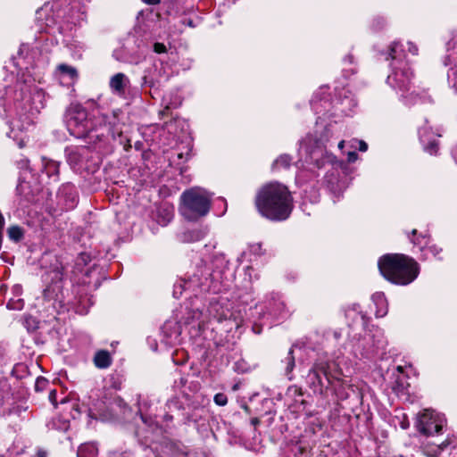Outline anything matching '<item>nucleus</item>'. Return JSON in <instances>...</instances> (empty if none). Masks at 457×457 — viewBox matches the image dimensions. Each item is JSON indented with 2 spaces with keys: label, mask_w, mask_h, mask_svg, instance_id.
<instances>
[{
  "label": "nucleus",
  "mask_w": 457,
  "mask_h": 457,
  "mask_svg": "<svg viewBox=\"0 0 457 457\" xmlns=\"http://www.w3.org/2000/svg\"><path fill=\"white\" fill-rule=\"evenodd\" d=\"M36 457H47V452L45 449L38 448L37 450Z\"/></svg>",
  "instance_id": "4d7b16f0"
},
{
  "label": "nucleus",
  "mask_w": 457,
  "mask_h": 457,
  "mask_svg": "<svg viewBox=\"0 0 457 457\" xmlns=\"http://www.w3.org/2000/svg\"><path fill=\"white\" fill-rule=\"evenodd\" d=\"M8 237L14 242H19L23 237V230L19 226H12L7 230Z\"/></svg>",
  "instance_id": "72a5a7b5"
},
{
  "label": "nucleus",
  "mask_w": 457,
  "mask_h": 457,
  "mask_svg": "<svg viewBox=\"0 0 457 457\" xmlns=\"http://www.w3.org/2000/svg\"><path fill=\"white\" fill-rule=\"evenodd\" d=\"M136 435L144 444H146L151 439L148 435L143 436L140 429L136 432Z\"/></svg>",
  "instance_id": "603ef678"
},
{
  "label": "nucleus",
  "mask_w": 457,
  "mask_h": 457,
  "mask_svg": "<svg viewBox=\"0 0 457 457\" xmlns=\"http://www.w3.org/2000/svg\"><path fill=\"white\" fill-rule=\"evenodd\" d=\"M54 76L59 79L61 84L70 86L77 81L79 74L75 67L61 63L57 65Z\"/></svg>",
  "instance_id": "f3484780"
},
{
  "label": "nucleus",
  "mask_w": 457,
  "mask_h": 457,
  "mask_svg": "<svg viewBox=\"0 0 457 457\" xmlns=\"http://www.w3.org/2000/svg\"><path fill=\"white\" fill-rule=\"evenodd\" d=\"M375 22H376V24H377V25H376L377 27H376L375 29H378L380 27H382V26L384 25L385 21H384V19H382V18H378V19L374 20V23H375Z\"/></svg>",
  "instance_id": "bf43d9fd"
},
{
  "label": "nucleus",
  "mask_w": 457,
  "mask_h": 457,
  "mask_svg": "<svg viewBox=\"0 0 457 457\" xmlns=\"http://www.w3.org/2000/svg\"><path fill=\"white\" fill-rule=\"evenodd\" d=\"M167 216V221H170L173 217V210L170 208L164 209Z\"/></svg>",
  "instance_id": "052dcab7"
},
{
  "label": "nucleus",
  "mask_w": 457,
  "mask_h": 457,
  "mask_svg": "<svg viewBox=\"0 0 457 457\" xmlns=\"http://www.w3.org/2000/svg\"><path fill=\"white\" fill-rule=\"evenodd\" d=\"M61 405L63 406L62 411H67L68 409L71 410L70 415L76 419L77 415L79 414V410L78 409L77 405L74 403L70 402L66 398H62L60 402Z\"/></svg>",
  "instance_id": "f704fd0d"
},
{
  "label": "nucleus",
  "mask_w": 457,
  "mask_h": 457,
  "mask_svg": "<svg viewBox=\"0 0 457 457\" xmlns=\"http://www.w3.org/2000/svg\"><path fill=\"white\" fill-rule=\"evenodd\" d=\"M409 238L411 243L419 248L420 251L423 252L427 246L428 245L430 239L428 235L427 234H420L418 236L417 229H412L411 235H409Z\"/></svg>",
  "instance_id": "cd10ccee"
},
{
  "label": "nucleus",
  "mask_w": 457,
  "mask_h": 457,
  "mask_svg": "<svg viewBox=\"0 0 457 457\" xmlns=\"http://www.w3.org/2000/svg\"><path fill=\"white\" fill-rule=\"evenodd\" d=\"M451 448L453 450V452H451L452 457H457V448L455 445L451 446Z\"/></svg>",
  "instance_id": "69168bd1"
},
{
  "label": "nucleus",
  "mask_w": 457,
  "mask_h": 457,
  "mask_svg": "<svg viewBox=\"0 0 457 457\" xmlns=\"http://www.w3.org/2000/svg\"><path fill=\"white\" fill-rule=\"evenodd\" d=\"M214 403L219 406H224L228 403V397L225 394L218 393L214 395Z\"/></svg>",
  "instance_id": "58836bf2"
},
{
  "label": "nucleus",
  "mask_w": 457,
  "mask_h": 457,
  "mask_svg": "<svg viewBox=\"0 0 457 457\" xmlns=\"http://www.w3.org/2000/svg\"><path fill=\"white\" fill-rule=\"evenodd\" d=\"M3 88L0 116L10 119L7 136L21 148L26 144V133L33 127L34 119L46 106V94L35 85V79L29 72L18 74L12 85Z\"/></svg>",
  "instance_id": "f257e3e1"
},
{
  "label": "nucleus",
  "mask_w": 457,
  "mask_h": 457,
  "mask_svg": "<svg viewBox=\"0 0 457 457\" xmlns=\"http://www.w3.org/2000/svg\"><path fill=\"white\" fill-rule=\"evenodd\" d=\"M206 230L204 228H194L187 230L182 235V241L192 243L203 239L206 236Z\"/></svg>",
  "instance_id": "c85d7f7f"
},
{
  "label": "nucleus",
  "mask_w": 457,
  "mask_h": 457,
  "mask_svg": "<svg viewBox=\"0 0 457 457\" xmlns=\"http://www.w3.org/2000/svg\"><path fill=\"white\" fill-rule=\"evenodd\" d=\"M152 49L155 54H164L167 52V46L161 42H154L152 44Z\"/></svg>",
  "instance_id": "ea45409f"
},
{
  "label": "nucleus",
  "mask_w": 457,
  "mask_h": 457,
  "mask_svg": "<svg viewBox=\"0 0 457 457\" xmlns=\"http://www.w3.org/2000/svg\"><path fill=\"white\" fill-rule=\"evenodd\" d=\"M182 22H183V24H186L189 27H192V28L195 27V24L191 19L185 18V19H183Z\"/></svg>",
  "instance_id": "e2e57ef3"
},
{
  "label": "nucleus",
  "mask_w": 457,
  "mask_h": 457,
  "mask_svg": "<svg viewBox=\"0 0 457 457\" xmlns=\"http://www.w3.org/2000/svg\"><path fill=\"white\" fill-rule=\"evenodd\" d=\"M327 87H321L316 91L311 100V106L315 114L331 116H351L357 107V101L353 93L347 88L337 91L333 100L329 99Z\"/></svg>",
  "instance_id": "1a4fd4ad"
},
{
  "label": "nucleus",
  "mask_w": 457,
  "mask_h": 457,
  "mask_svg": "<svg viewBox=\"0 0 457 457\" xmlns=\"http://www.w3.org/2000/svg\"><path fill=\"white\" fill-rule=\"evenodd\" d=\"M186 383H187V378L181 377L179 378V382L175 381V386H177V387H183V386H185Z\"/></svg>",
  "instance_id": "13d9d810"
},
{
  "label": "nucleus",
  "mask_w": 457,
  "mask_h": 457,
  "mask_svg": "<svg viewBox=\"0 0 457 457\" xmlns=\"http://www.w3.org/2000/svg\"><path fill=\"white\" fill-rule=\"evenodd\" d=\"M221 287L219 281V274L208 266L203 260L195 264L193 270L187 278L180 279L174 285L173 296L179 298L184 291L212 292L217 294Z\"/></svg>",
  "instance_id": "9d476101"
},
{
  "label": "nucleus",
  "mask_w": 457,
  "mask_h": 457,
  "mask_svg": "<svg viewBox=\"0 0 457 457\" xmlns=\"http://www.w3.org/2000/svg\"><path fill=\"white\" fill-rule=\"evenodd\" d=\"M167 76L162 71V69H158L156 66L151 67L145 71L142 78L143 85L150 87L161 86V84L167 80Z\"/></svg>",
  "instance_id": "a211bd4d"
},
{
  "label": "nucleus",
  "mask_w": 457,
  "mask_h": 457,
  "mask_svg": "<svg viewBox=\"0 0 457 457\" xmlns=\"http://www.w3.org/2000/svg\"><path fill=\"white\" fill-rule=\"evenodd\" d=\"M98 449L94 443L82 444L77 453L78 457H97Z\"/></svg>",
  "instance_id": "c756f323"
},
{
  "label": "nucleus",
  "mask_w": 457,
  "mask_h": 457,
  "mask_svg": "<svg viewBox=\"0 0 457 457\" xmlns=\"http://www.w3.org/2000/svg\"><path fill=\"white\" fill-rule=\"evenodd\" d=\"M249 247H250V252L253 254L259 255V254L262 253V244H260V243L253 244Z\"/></svg>",
  "instance_id": "c03bdc74"
},
{
  "label": "nucleus",
  "mask_w": 457,
  "mask_h": 457,
  "mask_svg": "<svg viewBox=\"0 0 457 457\" xmlns=\"http://www.w3.org/2000/svg\"><path fill=\"white\" fill-rule=\"evenodd\" d=\"M386 345L384 332L377 328L366 333L353 345V353L356 358L372 360L384 353Z\"/></svg>",
  "instance_id": "ddd939ff"
},
{
  "label": "nucleus",
  "mask_w": 457,
  "mask_h": 457,
  "mask_svg": "<svg viewBox=\"0 0 457 457\" xmlns=\"http://www.w3.org/2000/svg\"><path fill=\"white\" fill-rule=\"evenodd\" d=\"M344 144H345V141H344V140L339 141V143H338V148H339V149H342V148L344 147Z\"/></svg>",
  "instance_id": "774afa93"
},
{
  "label": "nucleus",
  "mask_w": 457,
  "mask_h": 457,
  "mask_svg": "<svg viewBox=\"0 0 457 457\" xmlns=\"http://www.w3.org/2000/svg\"><path fill=\"white\" fill-rule=\"evenodd\" d=\"M341 362L338 357L334 361L323 358L316 360L305 378L313 394L322 395L328 386H331L339 398L348 397L346 389L350 388L351 385L345 379L346 376L344 374Z\"/></svg>",
  "instance_id": "20e7f679"
},
{
  "label": "nucleus",
  "mask_w": 457,
  "mask_h": 457,
  "mask_svg": "<svg viewBox=\"0 0 457 457\" xmlns=\"http://www.w3.org/2000/svg\"><path fill=\"white\" fill-rule=\"evenodd\" d=\"M255 205L263 217L273 221L287 220L293 209V198L287 187L278 182L263 186L255 197Z\"/></svg>",
  "instance_id": "39448f33"
},
{
  "label": "nucleus",
  "mask_w": 457,
  "mask_h": 457,
  "mask_svg": "<svg viewBox=\"0 0 457 457\" xmlns=\"http://www.w3.org/2000/svg\"><path fill=\"white\" fill-rule=\"evenodd\" d=\"M12 297H21V295L22 294V287L19 284L14 285L12 287Z\"/></svg>",
  "instance_id": "a18cd8bd"
},
{
  "label": "nucleus",
  "mask_w": 457,
  "mask_h": 457,
  "mask_svg": "<svg viewBox=\"0 0 457 457\" xmlns=\"http://www.w3.org/2000/svg\"><path fill=\"white\" fill-rule=\"evenodd\" d=\"M130 85V80L127 75L119 72L111 77L109 86L112 92L117 96H124L127 88Z\"/></svg>",
  "instance_id": "aec40b11"
},
{
  "label": "nucleus",
  "mask_w": 457,
  "mask_h": 457,
  "mask_svg": "<svg viewBox=\"0 0 457 457\" xmlns=\"http://www.w3.org/2000/svg\"><path fill=\"white\" fill-rule=\"evenodd\" d=\"M27 50H28V46H26V45H22V46L20 47V49H19V51H18L19 59L23 58V56H22V55H23V52H24V51H27Z\"/></svg>",
  "instance_id": "680f3d73"
},
{
  "label": "nucleus",
  "mask_w": 457,
  "mask_h": 457,
  "mask_svg": "<svg viewBox=\"0 0 457 457\" xmlns=\"http://www.w3.org/2000/svg\"><path fill=\"white\" fill-rule=\"evenodd\" d=\"M445 423L444 415L431 410H425L419 415L416 427L418 430L427 436H432L442 431Z\"/></svg>",
  "instance_id": "4468645a"
},
{
  "label": "nucleus",
  "mask_w": 457,
  "mask_h": 457,
  "mask_svg": "<svg viewBox=\"0 0 457 457\" xmlns=\"http://www.w3.org/2000/svg\"><path fill=\"white\" fill-rule=\"evenodd\" d=\"M29 188V183L22 180L19 183V185L17 186V192L19 194H24V197L27 201H32V198L29 195V194L25 193V190Z\"/></svg>",
  "instance_id": "4c0bfd02"
},
{
  "label": "nucleus",
  "mask_w": 457,
  "mask_h": 457,
  "mask_svg": "<svg viewBox=\"0 0 457 457\" xmlns=\"http://www.w3.org/2000/svg\"><path fill=\"white\" fill-rule=\"evenodd\" d=\"M457 37L455 36L453 38V41L448 42L447 44V51H450L452 49V52L449 53L445 60L444 63L445 66L451 65L453 62V66L450 68L447 73V80L449 86L454 90L455 93H457V50L455 51V38Z\"/></svg>",
  "instance_id": "2eb2a0df"
},
{
  "label": "nucleus",
  "mask_w": 457,
  "mask_h": 457,
  "mask_svg": "<svg viewBox=\"0 0 457 457\" xmlns=\"http://www.w3.org/2000/svg\"><path fill=\"white\" fill-rule=\"evenodd\" d=\"M47 427L49 429L66 431L70 427V421L66 417H56L47 423Z\"/></svg>",
  "instance_id": "7c9ffc66"
},
{
  "label": "nucleus",
  "mask_w": 457,
  "mask_h": 457,
  "mask_svg": "<svg viewBox=\"0 0 457 457\" xmlns=\"http://www.w3.org/2000/svg\"><path fill=\"white\" fill-rule=\"evenodd\" d=\"M356 143H358V145H359V150H360L361 152H365V151H367V149H368V145H367L364 141H362V140H361V141H356Z\"/></svg>",
  "instance_id": "6e6d98bb"
},
{
  "label": "nucleus",
  "mask_w": 457,
  "mask_h": 457,
  "mask_svg": "<svg viewBox=\"0 0 457 457\" xmlns=\"http://www.w3.org/2000/svg\"><path fill=\"white\" fill-rule=\"evenodd\" d=\"M302 395V388L297 386H290L286 393L287 398L293 400L295 403L303 402L299 399Z\"/></svg>",
  "instance_id": "473e14b6"
},
{
  "label": "nucleus",
  "mask_w": 457,
  "mask_h": 457,
  "mask_svg": "<svg viewBox=\"0 0 457 457\" xmlns=\"http://www.w3.org/2000/svg\"><path fill=\"white\" fill-rule=\"evenodd\" d=\"M293 162V158L287 154H280L272 163V170H278L280 169H287L290 167Z\"/></svg>",
  "instance_id": "2f4dec72"
},
{
  "label": "nucleus",
  "mask_w": 457,
  "mask_h": 457,
  "mask_svg": "<svg viewBox=\"0 0 457 457\" xmlns=\"http://www.w3.org/2000/svg\"><path fill=\"white\" fill-rule=\"evenodd\" d=\"M381 275L391 283L407 286L413 282L420 273L418 262L404 254L387 253L378 262Z\"/></svg>",
  "instance_id": "6e6552de"
},
{
  "label": "nucleus",
  "mask_w": 457,
  "mask_h": 457,
  "mask_svg": "<svg viewBox=\"0 0 457 457\" xmlns=\"http://www.w3.org/2000/svg\"><path fill=\"white\" fill-rule=\"evenodd\" d=\"M29 161L26 158L21 159L17 162V165L20 169H29Z\"/></svg>",
  "instance_id": "8fccbe9b"
},
{
  "label": "nucleus",
  "mask_w": 457,
  "mask_h": 457,
  "mask_svg": "<svg viewBox=\"0 0 457 457\" xmlns=\"http://www.w3.org/2000/svg\"><path fill=\"white\" fill-rule=\"evenodd\" d=\"M93 361L96 368L104 370L111 366L112 358L108 351L99 350L95 353Z\"/></svg>",
  "instance_id": "bb28decb"
},
{
  "label": "nucleus",
  "mask_w": 457,
  "mask_h": 457,
  "mask_svg": "<svg viewBox=\"0 0 457 457\" xmlns=\"http://www.w3.org/2000/svg\"><path fill=\"white\" fill-rule=\"evenodd\" d=\"M138 54L135 55H128L125 53L124 49H117L113 52V57L120 62H129V63H138L142 60L145 58L147 54V47H141L140 45L137 46Z\"/></svg>",
  "instance_id": "412c9836"
},
{
  "label": "nucleus",
  "mask_w": 457,
  "mask_h": 457,
  "mask_svg": "<svg viewBox=\"0 0 457 457\" xmlns=\"http://www.w3.org/2000/svg\"><path fill=\"white\" fill-rule=\"evenodd\" d=\"M404 58L403 46L399 42H393L388 47L386 57V60L392 61L391 72L386 78V83L400 94L405 104H412L418 103L420 97L413 92L409 96L406 95L411 88L412 71Z\"/></svg>",
  "instance_id": "0eeeda50"
},
{
  "label": "nucleus",
  "mask_w": 457,
  "mask_h": 457,
  "mask_svg": "<svg viewBox=\"0 0 457 457\" xmlns=\"http://www.w3.org/2000/svg\"><path fill=\"white\" fill-rule=\"evenodd\" d=\"M452 154H453V156L457 163V145L453 148Z\"/></svg>",
  "instance_id": "338daca9"
},
{
  "label": "nucleus",
  "mask_w": 457,
  "mask_h": 457,
  "mask_svg": "<svg viewBox=\"0 0 457 457\" xmlns=\"http://www.w3.org/2000/svg\"><path fill=\"white\" fill-rule=\"evenodd\" d=\"M63 270L62 263L55 259L50 269L45 274V281L48 283L43 292L44 300L49 303L57 313L64 311L73 310L79 314L87 312L86 301L87 296L70 294L69 290L63 288Z\"/></svg>",
  "instance_id": "7ed1b4c3"
},
{
  "label": "nucleus",
  "mask_w": 457,
  "mask_h": 457,
  "mask_svg": "<svg viewBox=\"0 0 457 457\" xmlns=\"http://www.w3.org/2000/svg\"><path fill=\"white\" fill-rule=\"evenodd\" d=\"M48 384V381L45 378H37L35 383V389L37 391H42Z\"/></svg>",
  "instance_id": "37998d69"
},
{
  "label": "nucleus",
  "mask_w": 457,
  "mask_h": 457,
  "mask_svg": "<svg viewBox=\"0 0 457 457\" xmlns=\"http://www.w3.org/2000/svg\"><path fill=\"white\" fill-rule=\"evenodd\" d=\"M371 300L376 306V317H385L388 312V303L385 294L383 292H376L372 295Z\"/></svg>",
  "instance_id": "393cba45"
},
{
  "label": "nucleus",
  "mask_w": 457,
  "mask_h": 457,
  "mask_svg": "<svg viewBox=\"0 0 457 457\" xmlns=\"http://www.w3.org/2000/svg\"><path fill=\"white\" fill-rule=\"evenodd\" d=\"M212 322H217L220 325L224 324L226 331H231L234 328H237L239 326L228 307V303L215 299L210 302L205 314L199 309H194L191 312V315L185 320L186 324L196 323L199 328L204 327L205 323Z\"/></svg>",
  "instance_id": "9b49d317"
},
{
  "label": "nucleus",
  "mask_w": 457,
  "mask_h": 457,
  "mask_svg": "<svg viewBox=\"0 0 457 457\" xmlns=\"http://www.w3.org/2000/svg\"><path fill=\"white\" fill-rule=\"evenodd\" d=\"M325 179L330 189L335 190V186L338 182L337 176L335 175L334 172H332L330 175L327 174L325 176Z\"/></svg>",
  "instance_id": "a19ab883"
},
{
  "label": "nucleus",
  "mask_w": 457,
  "mask_h": 457,
  "mask_svg": "<svg viewBox=\"0 0 457 457\" xmlns=\"http://www.w3.org/2000/svg\"><path fill=\"white\" fill-rule=\"evenodd\" d=\"M144 3L148 4H156L160 3V0H142Z\"/></svg>",
  "instance_id": "0e129e2a"
},
{
  "label": "nucleus",
  "mask_w": 457,
  "mask_h": 457,
  "mask_svg": "<svg viewBox=\"0 0 457 457\" xmlns=\"http://www.w3.org/2000/svg\"><path fill=\"white\" fill-rule=\"evenodd\" d=\"M419 136L424 150L430 154H436L438 152V143L436 137H441V134L434 133L431 131V128L424 126L419 129Z\"/></svg>",
  "instance_id": "dca6fc26"
},
{
  "label": "nucleus",
  "mask_w": 457,
  "mask_h": 457,
  "mask_svg": "<svg viewBox=\"0 0 457 457\" xmlns=\"http://www.w3.org/2000/svg\"><path fill=\"white\" fill-rule=\"evenodd\" d=\"M24 306V300L21 297H11L6 304L7 309L20 311Z\"/></svg>",
  "instance_id": "c9c22d12"
},
{
  "label": "nucleus",
  "mask_w": 457,
  "mask_h": 457,
  "mask_svg": "<svg viewBox=\"0 0 457 457\" xmlns=\"http://www.w3.org/2000/svg\"><path fill=\"white\" fill-rule=\"evenodd\" d=\"M65 121L71 136L87 139L89 144L101 142L109 136L113 137L111 121L98 109L88 114L80 104H71L66 111Z\"/></svg>",
  "instance_id": "f03ea898"
},
{
  "label": "nucleus",
  "mask_w": 457,
  "mask_h": 457,
  "mask_svg": "<svg viewBox=\"0 0 457 457\" xmlns=\"http://www.w3.org/2000/svg\"><path fill=\"white\" fill-rule=\"evenodd\" d=\"M453 445V441L446 439L445 441L436 444L435 442L427 441L423 443V453L428 457H437L441 452L449 448Z\"/></svg>",
  "instance_id": "4be33fe9"
},
{
  "label": "nucleus",
  "mask_w": 457,
  "mask_h": 457,
  "mask_svg": "<svg viewBox=\"0 0 457 457\" xmlns=\"http://www.w3.org/2000/svg\"><path fill=\"white\" fill-rule=\"evenodd\" d=\"M331 125H327L320 135H307L301 142L299 154L304 169L312 173L326 164L332 165L334 170L336 157L328 150L331 146Z\"/></svg>",
  "instance_id": "423d86ee"
},
{
  "label": "nucleus",
  "mask_w": 457,
  "mask_h": 457,
  "mask_svg": "<svg viewBox=\"0 0 457 457\" xmlns=\"http://www.w3.org/2000/svg\"><path fill=\"white\" fill-rule=\"evenodd\" d=\"M266 308L269 315L276 319L283 318L287 314L286 304L278 294L272 293L270 295Z\"/></svg>",
  "instance_id": "6ab92c4d"
},
{
  "label": "nucleus",
  "mask_w": 457,
  "mask_h": 457,
  "mask_svg": "<svg viewBox=\"0 0 457 457\" xmlns=\"http://www.w3.org/2000/svg\"><path fill=\"white\" fill-rule=\"evenodd\" d=\"M408 45V51L412 54V55H417L418 53H419V48L418 46L412 43V42H408L407 43Z\"/></svg>",
  "instance_id": "de8ad7c7"
},
{
  "label": "nucleus",
  "mask_w": 457,
  "mask_h": 457,
  "mask_svg": "<svg viewBox=\"0 0 457 457\" xmlns=\"http://www.w3.org/2000/svg\"><path fill=\"white\" fill-rule=\"evenodd\" d=\"M427 248L435 257H437L438 254L442 252V248L438 247L436 245H428Z\"/></svg>",
  "instance_id": "49530a36"
},
{
  "label": "nucleus",
  "mask_w": 457,
  "mask_h": 457,
  "mask_svg": "<svg viewBox=\"0 0 457 457\" xmlns=\"http://www.w3.org/2000/svg\"><path fill=\"white\" fill-rule=\"evenodd\" d=\"M60 163L56 161L42 157V172L52 181H57L59 178Z\"/></svg>",
  "instance_id": "5701e85b"
},
{
  "label": "nucleus",
  "mask_w": 457,
  "mask_h": 457,
  "mask_svg": "<svg viewBox=\"0 0 457 457\" xmlns=\"http://www.w3.org/2000/svg\"><path fill=\"white\" fill-rule=\"evenodd\" d=\"M167 406L170 411H172L173 409L179 410L180 408L179 402L176 399H171L168 401Z\"/></svg>",
  "instance_id": "09e8293b"
},
{
  "label": "nucleus",
  "mask_w": 457,
  "mask_h": 457,
  "mask_svg": "<svg viewBox=\"0 0 457 457\" xmlns=\"http://www.w3.org/2000/svg\"><path fill=\"white\" fill-rule=\"evenodd\" d=\"M358 155L355 152L353 151H351V152H348L347 154V161L348 162H353L356 161Z\"/></svg>",
  "instance_id": "5fc2aeb1"
},
{
  "label": "nucleus",
  "mask_w": 457,
  "mask_h": 457,
  "mask_svg": "<svg viewBox=\"0 0 457 457\" xmlns=\"http://www.w3.org/2000/svg\"><path fill=\"white\" fill-rule=\"evenodd\" d=\"M49 400L53 403V405H57V393L55 390H51L49 393Z\"/></svg>",
  "instance_id": "3c124183"
},
{
  "label": "nucleus",
  "mask_w": 457,
  "mask_h": 457,
  "mask_svg": "<svg viewBox=\"0 0 457 457\" xmlns=\"http://www.w3.org/2000/svg\"><path fill=\"white\" fill-rule=\"evenodd\" d=\"M294 352L295 346H292L287 352V356L281 361V369L288 380L294 379L293 370L295 366Z\"/></svg>",
  "instance_id": "a878e982"
},
{
  "label": "nucleus",
  "mask_w": 457,
  "mask_h": 457,
  "mask_svg": "<svg viewBox=\"0 0 457 457\" xmlns=\"http://www.w3.org/2000/svg\"><path fill=\"white\" fill-rule=\"evenodd\" d=\"M162 332L169 339L167 343L175 344L181 334V326L177 321L168 320L162 327Z\"/></svg>",
  "instance_id": "b1692460"
},
{
  "label": "nucleus",
  "mask_w": 457,
  "mask_h": 457,
  "mask_svg": "<svg viewBox=\"0 0 457 457\" xmlns=\"http://www.w3.org/2000/svg\"><path fill=\"white\" fill-rule=\"evenodd\" d=\"M343 62L345 65H353L354 64V57L351 54H349L344 58Z\"/></svg>",
  "instance_id": "864d4df0"
},
{
  "label": "nucleus",
  "mask_w": 457,
  "mask_h": 457,
  "mask_svg": "<svg viewBox=\"0 0 457 457\" xmlns=\"http://www.w3.org/2000/svg\"><path fill=\"white\" fill-rule=\"evenodd\" d=\"M71 50L74 51L75 54L81 55V52L84 50L85 46L83 43L79 41H73L70 44Z\"/></svg>",
  "instance_id": "79ce46f5"
},
{
  "label": "nucleus",
  "mask_w": 457,
  "mask_h": 457,
  "mask_svg": "<svg viewBox=\"0 0 457 457\" xmlns=\"http://www.w3.org/2000/svg\"><path fill=\"white\" fill-rule=\"evenodd\" d=\"M181 214L188 220L205 216L211 207L212 195L202 188H191L182 193Z\"/></svg>",
  "instance_id": "f8f14e48"
},
{
  "label": "nucleus",
  "mask_w": 457,
  "mask_h": 457,
  "mask_svg": "<svg viewBox=\"0 0 457 457\" xmlns=\"http://www.w3.org/2000/svg\"><path fill=\"white\" fill-rule=\"evenodd\" d=\"M140 417L145 426L147 427L148 430H150L152 433L158 430V424L152 418H146L142 414L140 415Z\"/></svg>",
  "instance_id": "e433bc0d"
}]
</instances>
